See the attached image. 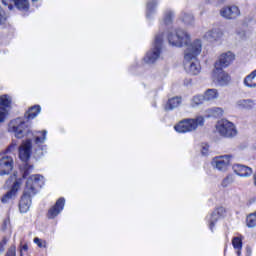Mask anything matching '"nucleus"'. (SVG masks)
I'll list each match as a JSON object with an SVG mask.
<instances>
[{"mask_svg":"<svg viewBox=\"0 0 256 256\" xmlns=\"http://www.w3.org/2000/svg\"><path fill=\"white\" fill-rule=\"evenodd\" d=\"M11 103H13V99L9 95L0 96V105L2 107H11Z\"/></svg>","mask_w":256,"mask_h":256,"instance_id":"nucleus-28","label":"nucleus"},{"mask_svg":"<svg viewBox=\"0 0 256 256\" xmlns=\"http://www.w3.org/2000/svg\"><path fill=\"white\" fill-rule=\"evenodd\" d=\"M208 113L210 117H221V115H223V108H219V107L210 108L208 109Z\"/></svg>","mask_w":256,"mask_h":256,"instance_id":"nucleus-29","label":"nucleus"},{"mask_svg":"<svg viewBox=\"0 0 256 256\" xmlns=\"http://www.w3.org/2000/svg\"><path fill=\"white\" fill-rule=\"evenodd\" d=\"M182 21H183L186 25H191V24L193 23V21H194L193 15L184 13V14L182 15Z\"/></svg>","mask_w":256,"mask_h":256,"instance_id":"nucleus-33","label":"nucleus"},{"mask_svg":"<svg viewBox=\"0 0 256 256\" xmlns=\"http://www.w3.org/2000/svg\"><path fill=\"white\" fill-rule=\"evenodd\" d=\"M235 182V177L233 175H228L222 180V187H229V185Z\"/></svg>","mask_w":256,"mask_h":256,"instance_id":"nucleus-31","label":"nucleus"},{"mask_svg":"<svg viewBox=\"0 0 256 256\" xmlns=\"http://www.w3.org/2000/svg\"><path fill=\"white\" fill-rule=\"evenodd\" d=\"M209 153V145L205 144L202 146V155H207Z\"/></svg>","mask_w":256,"mask_h":256,"instance_id":"nucleus-39","label":"nucleus"},{"mask_svg":"<svg viewBox=\"0 0 256 256\" xmlns=\"http://www.w3.org/2000/svg\"><path fill=\"white\" fill-rule=\"evenodd\" d=\"M255 105H256V102L251 99H240L235 103L236 109H241L246 111L254 109Z\"/></svg>","mask_w":256,"mask_h":256,"instance_id":"nucleus-17","label":"nucleus"},{"mask_svg":"<svg viewBox=\"0 0 256 256\" xmlns=\"http://www.w3.org/2000/svg\"><path fill=\"white\" fill-rule=\"evenodd\" d=\"M22 249H23L24 251H27L28 246H27V245H24V246L22 247Z\"/></svg>","mask_w":256,"mask_h":256,"instance_id":"nucleus-42","label":"nucleus"},{"mask_svg":"<svg viewBox=\"0 0 256 256\" xmlns=\"http://www.w3.org/2000/svg\"><path fill=\"white\" fill-rule=\"evenodd\" d=\"M63 207H65V198H59L55 205L49 209L48 219H55L63 211Z\"/></svg>","mask_w":256,"mask_h":256,"instance_id":"nucleus-16","label":"nucleus"},{"mask_svg":"<svg viewBox=\"0 0 256 256\" xmlns=\"http://www.w3.org/2000/svg\"><path fill=\"white\" fill-rule=\"evenodd\" d=\"M32 1H34V2H35V1H39V0H32Z\"/></svg>","mask_w":256,"mask_h":256,"instance_id":"nucleus-43","label":"nucleus"},{"mask_svg":"<svg viewBox=\"0 0 256 256\" xmlns=\"http://www.w3.org/2000/svg\"><path fill=\"white\" fill-rule=\"evenodd\" d=\"M14 5L20 11H28L29 10V0H14Z\"/></svg>","mask_w":256,"mask_h":256,"instance_id":"nucleus-26","label":"nucleus"},{"mask_svg":"<svg viewBox=\"0 0 256 256\" xmlns=\"http://www.w3.org/2000/svg\"><path fill=\"white\" fill-rule=\"evenodd\" d=\"M34 139L36 145H43L45 143V140L47 139V131H42V132H36L34 134Z\"/></svg>","mask_w":256,"mask_h":256,"instance_id":"nucleus-24","label":"nucleus"},{"mask_svg":"<svg viewBox=\"0 0 256 256\" xmlns=\"http://www.w3.org/2000/svg\"><path fill=\"white\" fill-rule=\"evenodd\" d=\"M43 185V176L32 175L26 182L24 195L22 196L19 204L20 213H27L31 207V196L35 195V188Z\"/></svg>","mask_w":256,"mask_h":256,"instance_id":"nucleus-2","label":"nucleus"},{"mask_svg":"<svg viewBox=\"0 0 256 256\" xmlns=\"http://www.w3.org/2000/svg\"><path fill=\"white\" fill-rule=\"evenodd\" d=\"M2 3L4 5H7L10 10L13 9V3H15V0H2Z\"/></svg>","mask_w":256,"mask_h":256,"instance_id":"nucleus-38","label":"nucleus"},{"mask_svg":"<svg viewBox=\"0 0 256 256\" xmlns=\"http://www.w3.org/2000/svg\"><path fill=\"white\" fill-rule=\"evenodd\" d=\"M223 37V31L220 29H212L205 34V38L209 39L210 41H219Z\"/></svg>","mask_w":256,"mask_h":256,"instance_id":"nucleus-22","label":"nucleus"},{"mask_svg":"<svg viewBox=\"0 0 256 256\" xmlns=\"http://www.w3.org/2000/svg\"><path fill=\"white\" fill-rule=\"evenodd\" d=\"M203 125H205V118L203 116H197L196 118L180 121L174 126V129L177 133H192V131H197Z\"/></svg>","mask_w":256,"mask_h":256,"instance_id":"nucleus-3","label":"nucleus"},{"mask_svg":"<svg viewBox=\"0 0 256 256\" xmlns=\"http://www.w3.org/2000/svg\"><path fill=\"white\" fill-rule=\"evenodd\" d=\"M13 158L4 155L0 158V175H9L13 171Z\"/></svg>","mask_w":256,"mask_h":256,"instance_id":"nucleus-12","label":"nucleus"},{"mask_svg":"<svg viewBox=\"0 0 256 256\" xmlns=\"http://www.w3.org/2000/svg\"><path fill=\"white\" fill-rule=\"evenodd\" d=\"M157 3L155 1L149 2L147 4V17H149V13L155 9Z\"/></svg>","mask_w":256,"mask_h":256,"instance_id":"nucleus-37","label":"nucleus"},{"mask_svg":"<svg viewBox=\"0 0 256 256\" xmlns=\"http://www.w3.org/2000/svg\"><path fill=\"white\" fill-rule=\"evenodd\" d=\"M41 113V106L36 105L31 107L27 112H26V117L28 119H35V117Z\"/></svg>","mask_w":256,"mask_h":256,"instance_id":"nucleus-25","label":"nucleus"},{"mask_svg":"<svg viewBox=\"0 0 256 256\" xmlns=\"http://www.w3.org/2000/svg\"><path fill=\"white\" fill-rule=\"evenodd\" d=\"M173 14L172 13H170L166 18H165V23H171V16H172Z\"/></svg>","mask_w":256,"mask_h":256,"instance_id":"nucleus-40","label":"nucleus"},{"mask_svg":"<svg viewBox=\"0 0 256 256\" xmlns=\"http://www.w3.org/2000/svg\"><path fill=\"white\" fill-rule=\"evenodd\" d=\"M163 44V36L158 35L155 37L153 48L147 52L144 57L145 63L153 64L161 55V45Z\"/></svg>","mask_w":256,"mask_h":256,"instance_id":"nucleus-5","label":"nucleus"},{"mask_svg":"<svg viewBox=\"0 0 256 256\" xmlns=\"http://www.w3.org/2000/svg\"><path fill=\"white\" fill-rule=\"evenodd\" d=\"M9 115V110L7 107H0V123H3L5 119H7V116Z\"/></svg>","mask_w":256,"mask_h":256,"instance_id":"nucleus-32","label":"nucleus"},{"mask_svg":"<svg viewBox=\"0 0 256 256\" xmlns=\"http://www.w3.org/2000/svg\"><path fill=\"white\" fill-rule=\"evenodd\" d=\"M7 183L8 185H10V183H13V185L11 187V190L7 192L4 196H2L1 198L2 203H9V201H11V199H13L15 195H17V192L19 191V189H21V185H23V179L17 178V175L14 174L7 181Z\"/></svg>","mask_w":256,"mask_h":256,"instance_id":"nucleus-7","label":"nucleus"},{"mask_svg":"<svg viewBox=\"0 0 256 256\" xmlns=\"http://www.w3.org/2000/svg\"><path fill=\"white\" fill-rule=\"evenodd\" d=\"M184 67L190 75H199L201 73V64L197 58H192L191 60L184 59Z\"/></svg>","mask_w":256,"mask_h":256,"instance_id":"nucleus-14","label":"nucleus"},{"mask_svg":"<svg viewBox=\"0 0 256 256\" xmlns=\"http://www.w3.org/2000/svg\"><path fill=\"white\" fill-rule=\"evenodd\" d=\"M226 210L224 207H219L217 208L210 216V224L209 227L211 230H213V227H215V223H217V221H219V219H221V217H223V215H225Z\"/></svg>","mask_w":256,"mask_h":256,"instance_id":"nucleus-18","label":"nucleus"},{"mask_svg":"<svg viewBox=\"0 0 256 256\" xmlns=\"http://www.w3.org/2000/svg\"><path fill=\"white\" fill-rule=\"evenodd\" d=\"M243 83L250 89H256V69L244 78Z\"/></svg>","mask_w":256,"mask_h":256,"instance_id":"nucleus-20","label":"nucleus"},{"mask_svg":"<svg viewBox=\"0 0 256 256\" xmlns=\"http://www.w3.org/2000/svg\"><path fill=\"white\" fill-rule=\"evenodd\" d=\"M7 21V13H5V10L0 7V25H5V22Z\"/></svg>","mask_w":256,"mask_h":256,"instance_id":"nucleus-35","label":"nucleus"},{"mask_svg":"<svg viewBox=\"0 0 256 256\" xmlns=\"http://www.w3.org/2000/svg\"><path fill=\"white\" fill-rule=\"evenodd\" d=\"M8 131L10 133H14L17 139H23L25 137V133L27 131V123L22 118H17L10 121L8 125Z\"/></svg>","mask_w":256,"mask_h":256,"instance_id":"nucleus-6","label":"nucleus"},{"mask_svg":"<svg viewBox=\"0 0 256 256\" xmlns=\"http://www.w3.org/2000/svg\"><path fill=\"white\" fill-rule=\"evenodd\" d=\"M216 133H219L221 137H235L237 135V129L234 123L228 120H219L216 123Z\"/></svg>","mask_w":256,"mask_h":256,"instance_id":"nucleus-4","label":"nucleus"},{"mask_svg":"<svg viewBox=\"0 0 256 256\" xmlns=\"http://www.w3.org/2000/svg\"><path fill=\"white\" fill-rule=\"evenodd\" d=\"M168 43L173 47H186L184 52L185 61L197 59L203 50V43L200 39H196L191 43V36L184 30H176L168 34Z\"/></svg>","mask_w":256,"mask_h":256,"instance_id":"nucleus-1","label":"nucleus"},{"mask_svg":"<svg viewBox=\"0 0 256 256\" xmlns=\"http://www.w3.org/2000/svg\"><path fill=\"white\" fill-rule=\"evenodd\" d=\"M230 165L231 155H222L214 157L211 161V166L213 167V169H216L217 171H222V173H225V171L229 169Z\"/></svg>","mask_w":256,"mask_h":256,"instance_id":"nucleus-8","label":"nucleus"},{"mask_svg":"<svg viewBox=\"0 0 256 256\" xmlns=\"http://www.w3.org/2000/svg\"><path fill=\"white\" fill-rule=\"evenodd\" d=\"M181 103H182L181 97H179V96L172 97V98L168 99V101L164 105V110L165 111H173V109H177V107H179V105H181Z\"/></svg>","mask_w":256,"mask_h":256,"instance_id":"nucleus-19","label":"nucleus"},{"mask_svg":"<svg viewBox=\"0 0 256 256\" xmlns=\"http://www.w3.org/2000/svg\"><path fill=\"white\" fill-rule=\"evenodd\" d=\"M32 170H33V166H29V164H24L23 177L24 178L27 177V175H29Z\"/></svg>","mask_w":256,"mask_h":256,"instance_id":"nucleus-36","label":"nucleus"},{"mask_svg":"<svg viewBox=\"0 0 256 256\" xmlns=\"http://www.w3.org/2000/svg\"><path fill=\"white\" fill-rule=\"evenodd\" d=\"M220 15L223 19L231 21L237 19V17H241V10L236 5L224 6L220 9Z\"/></svg>","mask_w":256,"mask_h":256,"instance_id":"nucleus-10","label":"nucleus"},{"mask_svg":"<svg viewBox=\"0 0 256 256\" xmlns=\"http://www.w3.org/2000/svg\"><path fill=\"white\" fill-rule=\"evenodd\" d=\"M232 171L238 177L243 178L251 177V175H253V168L239 163L233 164Z\"/></svg>","mask_w":256,"mask_h":256,"instance_id":"nucleus-13","label":"nucleus"},{"mask_svg":"<svg viewBox=\"0 0 256 256\" xmlns=\"http://www.w3.org/2000/svg\"><path fill=\"white\" fill-rule=\"evenodd\" d=\"M4 245H7L6 241L1 242V244H0V251H5V248H3Z\"/></svg>","mask_w":256,"mask_h":256,"instance_id":"nucleus-41","label":"nucleus"},{"mask_svg":"<svg viewBox=\"0 0 256 256\" xmlns=\"http://www.w3.org/2000/svg\"><path fill=\"white\" fill-rule=\"evenodd\" d=\"M34 243L40 249H45L47 247V242L45 240H43V239L38 238V237L34 238Z\"/></svg>","mask_w":256,"mask_h":256,"instance_id":"nucleus-34","label":"nucleus"},{"mask_svg":"<svg viewBox=\"0 0 256 256\" xmlns=\"http://www.w3.org/2000/svg\"><path fill=\"white\" fill-rule=\"evenodd\" d=\"M212 79L214 83L220 85V87H225L231 83V76L229 73L223 71L222 68H215L212 74Z\"/></svg>","mask_w":256,"mask_h":256,"instance_id":"nucleus-9","label":"nucleus"},{"mask_svg":"<svg viewBox=\"0 0 256 256\" xmlns=\"http://www.w3.org/2000/svg\"><path fill=\"white\" fill-rule=\"evenodd\" d=\"M232 245H233L234 249H236L237 255L240 256L241 249H243V241L241 240V238H239V237L233 238Z\"/></svg>","mask_w":256,"mask_h":256,"instance_id":"nucleus-27","label":"nucleus"},{"mask_svg":"<svg viewBox=\"0 0 256 256\" xmlns=\"http://www.w3.org/2000/svg\"><path fill=\"white\" fill-rule=\"evenodd\" d=\"M233 61H235V54L232 52H224L218 57V60L215 63V68L224 69L225 67H229Z\"/></svg>","mask_w":256,"mask_h":256,"instance_id":"nucleus-11","label":"nucleus"},{"mask_svg":"<svg viewBox=\"0 0 256 256\" xmlns=\"http://www.w3.org/2000/svg\"><path fill=\"white\" fill-rule=\"evenodd\" d=\"M31 147V140H26L22 142L19 147V157L24 163H27V161H29V158L31 157Z\"/></svg>","mask_w":256,"mask_h":256,"instance_id":"nucleus-15","label":"nucleus"},{"mask_svg":"<svg viewBox=\"0 0 256 256\" xmlns=\"http://www.w3.org/2000/svg\"><path fill=\"white\" fill-rule=\"evenodd\" d=\"M204 101H215L219 99V90L215 88L207 89L203 93Z\"/></svg>","mask_w":256,"mask_h":256,"instance_id":"nucleus-21","label":"nucleus"},{"mask_svg":"<svg viewBox=\"0 0 256 256\" xmlns=\"http://www.w3.org/2000/svg\"><path fill=\"white\" fill-rule=\"evenodd\" d=\"M204 101H205V98H204L203 94L195 95L190 100V107L195 109L196 107H199V105H203Z\"/></svg>","mask_w":256,"mask_h":256,"instance_id":"nucleus-23","label":"nucleus"},{"mask_svg":"<svg viewBox=\"0 0 256 256\" xmlns=\"http://www.w3.org/2000/svg\"><path fill=\"white\" fill-rule=\"evenodd\" d=\"M247 227H256V212L250 214L246 219Z\"/></svg>","mask_w":256,"mask_h":256,"instance_id":"nucleus-30","label":"nucleus"}]
</instances>
